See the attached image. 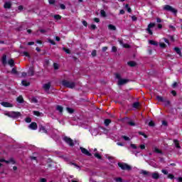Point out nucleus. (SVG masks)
<instances>
[{"instance_id": "nucleus-23", "label": "nucleus", "mask_w": 182, "mask_h": 182, "mask_svg": "<svg viewBox=\"0 0 182 182\" xmlns=\"http://www.w3.org/2000/svg\"><path fill=\"white\" fill-rule=\"evenodd\" d=\"M149 43H150V45H154V46H159V43L154 41V40H149Z\"/></svg>"}, {"instance_id": "nucleus-4", "label": "nucleus", "mask_w": 182, "mask_h": 182, "mask_svg": "<svg viewBox=\"0 0 182 182\" xmlns=\"http://www.w3.org/2000/svg\"><path fill=\"white\" fill-rule=\"evenodd\" d=\"M118 166L122 170H127V171H132V167L127 164L118 163Z\"/></svg>"}, {"instance_id": "nucleus-14", "label": "nucleus", "mask_w": 182, "mask_h": 182, "mask_svg": "<svg viewBox=\"0 0 182 182\" xmlns=\"http://www.w3.org/2000/svg\"><path fill=\"white\" fill-rule=\"evenodd\" d=\"M43 88L46 92H49V90L50 89V82H48L46 84H44L43 86Z\"/></svg>"}, {"instance_id": "nucleus-62", "label": "nucleus", "mask_w": 182, "mask_h": 182, "mask_svg": "<svg viewBox=\"0 0 182 182\" xmlns=\"http://www.w3.org/2000/svg\"><path fill=\"white\" fill-rule=\"evenodd\" d=\"M161 171H162V173H163L164 174H165V175L168 174V171H167V170L162 169Z\"/></svg>"}, {"instance_id": "nucleus-57", "label": "nucleus", "mask_w": 182, "mask_h": 182, "mask_svg": "<svg viewBox=\"0 0 182 182\" xmlns=\"http://www.w3.org/2000/svg\"><path fill=\"white\" fill-rule=\"evenodd\" d=\"M168 178H171V180H173V178H174V175L169 173L168 175Z\"/></svg>"}, {"instance_id": "nucleus-24", "label": "nucleus", "mask_w": 182, "mask_h": 182, "mask_svg": "<svg viewBox=\"0 0 182 182\" xmlns=\"http://www.w3.org/2000/svg\"><path fill=\"white\" fill-rule=\"evenodd\" d=\"M139 106H140V102H134L132 105V107H134V109H139Z\"/></svg>"}, {"instance_id": "nucleus-56", "label": "nucleus", "mask_w": 182, "mask_h": 182, "mask_svg": "<svg viewBox=\"0 0 182 182\" xmlns=\"http://www.w3.org/2000/svg\"><path fill=\"white\" fill-rule=\"evenodd\" d=\"M115 181H117V182H123V178H115Z\"/></svg>"}, {"instance_id": "nucleus-22", "label": "nucleus", "mask_w": 182, "mask_h": 182, "mask_svg": "<svg viewBox=\"0 0 182 182\" xmlns=\"http://www.w3.org/2000/svg\"><path fill=\"white\" fill-rule=\"evenodd\" d=\"M173 50H175V52H176L178 55H179V56H181V50H180L178 47H175Z\"/></svg>"}, {"instance_id": "nucleus-39", "label": "nucleus", "mask_w": 182, "mask_h": 182, "mask_svg": "<svg viewBox=\"0 0 182 182\" xmlns=\"http://www.w3.org/2000/svg\"><path fill=\"white\" fill-rule=\"evenodd\" d=\"M6 164H9V163H12V164H15V160L14 159H10L9 161H6Z\"/></svg>"}, {"instance_id": "nucleus-9", "label": "nucleus", "mask_w": 182, "mask_h": 182, "mask_svg": "<svg viewBox=\"0 0 182 182\" xmlns=\"http://www.w3.org/2000/svg\"><path fill=\"white\" fill-rule=\"evenodd\" d=\"M122 122H126V123H127V124H129V126H136V123H134L132 121H129V118H123L122 119Z\"/></svg>"}, {"instance_id": "nucleus-50", "label": "nucleus", "mask_w": 182, "mask_h": 182, "mask_svg": "<svg viewBox=\"0 0 182 182\" xmlns=\"http://www.w3.org/2000/svg\"><path fill=\"white\" fill-rule=\"evenodd\" d=\"M23 53L24 56H26L27 58H31L29 53H28L26 51H23Z\"/></svg>"}, {"instance_id": "nucleus-30", "label": "nucleus", "mask_w": 182, "mask_h": 182, "mask_svg": "<svg viewBox=\"0 0 182 182\" xmlns=\"http://www.w3.org/2000/svg\"><path fill=\"white\" fill-rule=\"evenodd\" d=\"M11 73H12V75H19V73L15 68H12Z\"/></svg>"}, {"instance_id": "nucleus-47", "label": "nucleus", "mask_w": 182, "mask_h": 182, "mask_svg": "<svg viewBox=\"0 0 182 182\" xmlns=\"http://www.w3.org/2000/svg\"><path fill=\"white\" fill-rule=\"evenodd\" d=\"M112 52L114 53H116V52H117V46H112Z\"/></svg>"}, {"instance_id": "nucleus-18", "label": "nucleus", "mask_w": 182, "mask_h": 182, "mask_svg": "<svg viewBox=\"0 0 182 182\" xmlns=\"http://www.w3.org/2000/svg\"><path fill=\"white\" fill-rule=\"evenodd\" d=\"M128 66H130V68H134L135 66H137V63L136 61H129L127 63Z\"/></svg>"}, {"instance_id": "nucleus-46", "label": "nucleus", "mask_w": 182, "mask_h": 182, "mask_svg": "<svg viewBox=\"0 0 182 182\" xmlns=\"http://www.w3.org/2000/svg\"><path fill=\"white\" fill-rule=\"evenodd\" d=\"M25 122H26V123H31V122H32V118H31V117H26V118L25 119Z\"/></svg>"}, {"instance_id": "nucleus-36", "label": "nucleus", "mask_w": 182, "mask_h": 182, "mask_svg": "<svg viewBox=\"0 0 182 182\" xmlns=\"http://www.w3.org/2000/svg\"><path fill=\"white\" fill-rule=\"evenodd\" d=\"M148 126H149V127H154L156 126V124L154 123V122L151 121L148 123Z\"/></svg>"}, {"instance_id": "nucleus-44", "label": "nucleus", "mask_w": 182, "mask_h": 182, "mask_svg": "<svg viewBox=\"0 0 182 182\" xmlns=\"http://www.w3.org/2000/svg\"><path fill=\"white\" fill-rule=\"evenodd\" d=\"M138 134H140V136H144V139H147V135L144 134V132H139Z\"/></svg>"}, {"instance_id": "nucleus-53", "label": "nucleus", "mask_w": 182, "mask_h": 182, "mask_svg": "<svg viewBox=\"0 0 182 182\" xmlns=\"http://www.w3.org/2000/svg\"><path fill=\"white\" fill-rule=\"evenodd\" d=\"M162 124L163 126H165V127L168 126V123L166 120L162 121Z\"/></svg>"}, {"instance_id": "nucleus-15", "label": "nucleus", "mask_w": 182, "mask_h": 182, "mask_svg": "<svg viewBox=\"0 0 182 182\" xmlns=\"http://www.w3.org/2000/svg\"><path fill=\"white\" fill-rule=\"evenodd\" d=\"M4 8L5 9H11V8H12V4L11 3V1L6 2L4 5Z\"/></svg>"}, {"instance_id": "nucleus-51", "label": "nucleus", "mask_w": 182, "mask_h": 182, "mask_svg": "<svg viewBox=\"0 0 182 182\" xmlns=\"http://www.w3.org/2000/svg\"><path fill=\"white\" fill-rule=\"evenodd\" d=\"M123 48H125L126 49H129L130 48V45L127 44V43H124L123 44Z\"/></svg>"}, {"instance_id": "nucleus-6", "label": "nucleus", "mask_w": 182, "mask_h": 182, "mask_svg": "<svg viewBox=\"0 0 182 182\" xmlns=\"http://www.w3.org/2000/svg\"><path fill=\"white\" fill-rule=\"evenodd\" d=\"M64 141L67 143V144H69L71 147H73L75 146V143H73V140L68 136H65L63 138Z\"/></svg>"}, {"instance_id": "nucleus-1", "label": "nucleus", "mask_w": 182, "mask_h": 182, "mask_svg": "<svg viewBox=\"0 0 182 182\" xmlns=\"http://www.w3.org/2000/svg\"><path fill=\"white\" fill-rule=\"evenodd\" d=\"M115 76L116 78L119 80L117 83L119 86H123V85H126V83L130 82V80L129 79H122V76L119 73L115 74Z\"/></svg>"}, {"instance_id": "nucleus-60", "label": "nucleus", "mask_w": 182, "mask_h": 182, "mask_svg": "<svg viewBox=\"0 0 182 182\" xmlns=\"http://www.w3.org/2000/svg\"><path fill=\"white\" fill-rule=\"evenodd\" d=\"M94 22H96L97 23H99L100 22V19L99 18H95L93 19Z\"/></svg>"}, {"instance_id": "nucleus-19", "label": "nucleus", "mask_w": 182, "mask_h": 182, "mask_svg": "<svg viewBox=\"0 0 182 182\" xmlns=\"http://www.w3.org/2000/svg\"><path fill=\"white\" fill-rule=\"evenodd\" d=\"M43 132L44 133H46L48 134V130H46V128L43 127V125H39V132Z\"/></svg>"}, {"instance_id": "nucleus-54", "label": "nucleus", "mask_w": 182, "mask_h": 182, "mask_svg": "<svg viewBox=\"0 0 182 182\" xmlns=\"http://www.w3.org/2000/svg\"><path fill=\"white\" fill-rule=\"evenodd\" d=\"M130 146L132 147V149H134V150H136V149H137V146H136V144H131Z\"/></svg>"}, {"instance_id": "nucleus-43", "label": "nucleus", "mask_w": 182, "mask_h": 182, "mask_svg": "<svg viewBox=\"0 0 182 182\" xmlns=\"http://www.w3.org/2000/svg\"><path fill=\"white\" fill-rule=\"evenodd\" d=\"M53 68H54L55 70H58V69H59V64L54 63Z\"/></svg>"}, {"instance_id": "nucleus-33", "label": "nucleus", "mask_w": 182, "mask_h": 182, "mask_svg": "<svg viewBox=\"0 0 182 182\" xmlns=\"http://www.w3.org/2000/svg\"><path fill=\"white\" fill-rule=\"evenodd\" d=\"M49 28L47 29H39L37 31V32H41V33H46V32H48V31H49Z\"/></svg>"}, {"instance_id": "nucleus-38", "label": "nucleus", "mask_w": 182, "mask_h": 182, "mask_svg": "<svg viewBox=\"0 0 182 182\" xmlns=\"http://www.w3.org/2000/svg\"><path fill=\"white\" fill-rule=\"evenodd\" d=\"M21 83H22L23 86H26V87L29 86V85H31V83L27 82L26 80H22Z\"/></svg>"}, {"instance_id": "nucleus-5", "label": "nucleus", "mask_w": 182, "mask_h": 182, "mask_svg": "<svg viewBox=\"0 0 182 182\" xmlns=\"http://www.w3.org/2000/svg\"><path fill=\"white\" fill-rule=\"evenodd\" d=\"M6 116H9V117H12L13 119H16V118L21 117V112H12L11 113L6 114Z\"/></svg>"}, {"instance_id": "nucleus-8", "label": "nucleus", "mask_w": 182, "mask_h": 182, "mask_svg": "<svg viewBox=\"0 0 182 182\" xmlns=\"http://www.w3.org/2000/svg\"><path fill=\"white\" fill-rule=\"evenodd\" d=\"M80 149L82 154H85V156H88V157H92V154H90V152H89V151H87V149L83 147H80Z\"/></svg>"}, {"instance_id": "nucleus-32", "label": "nucleus", "mask_w": 182, "mask_h": 182, "mask_svg": "<svg viewBox=\"0 0 182 182\" xmlns=\"http://www.w3.org/2000/svg\"><path fill=\"white\" fill-rule=\"evenodd\" d=\"M108 28L110 30V31H116V26L112 25V24H109L108 26Z\"/></svg>"}, {"instance_id": "nucleus-20", "label": "nucleus", "mask_w": 182, "mask_h": 182, "mask_svg": "<svg viewBox=\"0 0 182 182\" xmlns=\"http://www.w3.org/2000/svg\"><path fill=\"white\" fill-rule=\"evenodd\" d=\"M8 64L11 66V68H14V66H15V61L14 59H10L8 61Z\"/></svg>"}, {"instance_id": "nucleus-55", "label": "nucleus", "mask_w": 182, "mask_h": 182, "mask_svg": "<svg viewBox=\"0 0 182 182\" xmlns=\"http://www.w3.org/2000/svg\"><path fill=\"white\" fill-rule=\"evenodd\" d=\"M70 164H72V166H75V167H77V168H80V166L75 163L70 162Z\"/></svg>"}, {"instance_id": "nucleus-17", "label": "nucleus", "mask_w": 182, "mask_h": 182, "mask_svg": "<svg viewBox=\"0 0 182 182\" xmlns=\"http://www.w3.org/2000/svg\"><path fill=\"white\" fill-rule=\"evenodd\" d=\"M141 174H143L144 176H146V177H151V172L150 171L142 170Z\"/></svg>"}, {"instance_id": "nucleus-35", "label": "nucleus", "mask_w": 182, "mask_h": 182, "mask_svg": "<svg viewBox=\"0 0 182 182\" xmlns=\"http://www.w3.org/2000/svg\"><path fill=\"white\" fill-rule=\"evenodd\" d=\"M67 112H68V113H70V114H72L73 113H75V109L70 107H67Z\"/></svg>"}, {"instance_id": "nucleus-28", "label": "nucleus", "mask_w": 182, "mask_h": 182, "mask_svg": "<svg viewBox=\"0 0 182 182\" xmlns=\"http://www.w3.org/2000/svg\"><path fill=\"white\" fill-rule=\"evenodd\" d=\"M173 142H174V144L176 145V149H181V146H180V144H178V140L174 139Z\"/></svg>"}, {"instance_id": "nucleus-41", "label": "nucleus", "mask_w": 182, "mask_h": 182, "mask_svg": "<svg viewBox=\"0 0 182 182\" xmlns=\"http://www.w3.org/2000/svg\"><path fill=\"white\" fill-rule=\"evenodd\" d=\"M91 55L92 58H95V56L97 55V51L96 50H93Z\"/></svg>"}, {"instance_id": "nucleus-2", "label": "nucleus", "mask_w": 182, "mask_h": 182, "mask_svg": "<svg viewBox=\"0 0 182 182\" xmlns=\"http://www.w3.org/2000/svg\"><path fill=\"white\" fill-rule=\"evenodd\" d=\"M62 85L64 87H68L69 89H73L76 86V83L75 82H70L68 80H63L62 81Z\"/></svg>"}, {"instance_id": "nucleus-16", "label": "nucleus", "mask_w": 182, "mask_h": 182, "mask_svg": "<svg viewBox=\"0 0 182 182\" xmlns=\"http://www.w3.org/2000/svg\"><path fill=\"white\" fill-rule=\"evenodd\" d=\"M28 76H33V75H35V69L33 68V67H31L28 69Z\"/></svg>"}, {"instance_id": "nucleus-7", "label": "nucleus", "mask_w": 182, "mask_h": 182, "mask_svg": "<svg viewBox=\"0 0 182 182\" xmlns=\"http://www.w3.org/2000/svg\"><path fill=\"white\" fill-rule=\"evenodd\" d=\"M154 26H156V23H150L149 25H148V27L146 28V31L148 32V33L149 35H153V31H151V28H154Z\"/></svg>"}, {"instance_id": "nucleus-52", "label": "nucleus", "mask_w": 182, "mask_h": 182, "mask_svg": "<svg viewBox=\"0 0 182 182\" xmlns=\"http://www.w3.org/2000/svg\"><path fill=\"white\" fill-rule=\"evenodd\" d=\"M48 42L49 43H51V45H56V43L55 42V41L52 39H48Z\"/></svg>"}, {"instance_id": "nucleus-11", "label": "nucleus", "mask_w": 182, "mask_h": 182, "mask_svg": "<svg viewBox=\"0 0 182 182\" xmlns=\"http://www.w3.org/2000/svg\"><path fill=\"white\" fill-rule=\"evenodd\" d=\"M156 100H158V102H161L162 103H165L166 102H167V97H163L161 96H156Z\"/></svg>"}, {"instance_id": "nucleus-27", "label": "nucleus", "mask_w": 182, "mask_h": 182, "mask_svg": "<svg viewBox=\"0 0 182 182\" xmlns=\"http://www.w3.org/2000/svg\"><path fill=\"white\" fill-rule=\"evenodd\" d=\"M56 110L60 112V113H63V107H62L60 105H57Z\"/></svg>"}, {"instance_id": "nucleus-13", "label": "nucleus", "mask_w": 182, "mask_h": 182, "mask_svg": "<svg viewBox=\"0 0 182 182\" xmlns=\"http://www.w3.org/2000/svg\"><path fill=\"white\" fill-rule=\"evenodd\" d=\"M151 176L154 180H159L160 178V175L157 172L152 173Z\"/></svg>"}, {"instance_id": "nucleus-31", "label": "nucleus", "mask_w": 182, "mask_h": 182, "mask_svg": "<svg viewBox=\"0 0 182 182\" xmlns=\"http://www.w3.org/2000/svg\"><path fill=\"white\" fill-rule=\"evenodd\" d=\"M100 15L102 18H106V16H107V14H106V11H105V10L100 11Z\"/></svg>"}, {"instance_id": "nucleus-25", "label": "nucleus", "mask_w": 182, "mask_h": 182, "mask_svg": "<svg viewBox=\"0 0 182 182\" xmlns=\"http://www.w3.org/2000/svg\"><path fill=\"white\" fill-rule=\"evenodd\" d=\"M154 152L156 153L157 154H163V151L160 149H159V148L155 147L154 149Z\"/></svg>"}, {"instance_id": "nucleus-26", "label": "nucleus", "mask_w": 182, "mask_h": 182, "mask_svg": "<svg viewBox=\"0 0 182 182\" xmlns=\"http://www.w3.org/2000/svg\"><path fill=\"white\" fill-rule=\"evenodd\" d=\"M104 123H105V125L106 127H107V126H109V124L112 123V119H105Z\"/></svg>"}, {"instance_id": "nucleus-34", "label": "nucleus", "mask_w": 182, "mask_h": 182, "mask_svg": "<svg viewBox=\"0 0 182 182\" xmlns=\"http://www.w3.org/2000/svg\"><path fill=\"white\" fill-rule=\"evenodd\" d=\"M54 19H56V21H60L62 19V16L58 14L54 15Z\"/></svg>"}, {"instance_id": "nucleus-58", "label": "nucleus", "mask_w": 182, "mask_h": 182, "mask_svg": "<svg viewBox=\"0 0 182 182\" xmlns=\"http://www.w3.org/2000/svg\"><path fill=\"white\" fill-rule=\"evenodd\" d=\"M164 103H165V106H170L171 105L170 100H166V101Z\"/></svg>"}, {"instance_id": "nucleus-3", "label": "nucleus", "mask_w": 182, "mask_h": 182, "mask_svg": "<svg viewBox=\"0 0 182 182\" xmlns=\"http://www.w3.org/2000/svg\"><path fill=\"white\" fill-rule=\"evenodd\" d=\"M164 11H167V12H172V14H174V15H177V9L173 8V6L170 5H165L164 6Z\"/></svg>"}, {"instance_id": "nucleus-42", "label": "nucleus", "mask_w": 182, "mask_h": 182, "mask_svg": "<svg viewBox=\"0 0 182 182\" xmlns=\"http://www.w3.org/2000/svg\"><path fill=\"white\" fill-rule=\"evenodd\" d=\"M95 157H96L97 159H99L100 160H102V156H100V154L99 153H95L94 154Z\"/></svg>"}, {"instance_id": "nucleus-29", "label": "nucleus", "mask_w": 182, "mask_h": 182, "mask_svg": "<svg viewBox=\"0 0 182 182\" xmlns=\"http://www.w3.org/2000/svg\"><path fill=\"white\" fill-rule=\"evenodd\" d=\"M16 101L18 102V103H23V97H22L21 95H20L18 97H17L16 99Z\"/></svg>"}, {"instance_id": "nucleus-12", "label": "nucleus", "mask_w": 182, "mask_h": 182, "mask_svg": "<svg viewBox=\"0 0 182 182\" xmlns=\"http://www.w3.org/2000/svg\"><path fill=\"white\" fill-rule=\"evenodd\" d=\"M1 106H4V107H13L14 105L8 102H1L0 103Z\"/></svg>"}, {"instance_id": "nucleus-37", "label": "nucleus", "mask_w": 182, "mask_h": 182, "mask_svg": "<svg viewBox=\"0 0 182 182\" xmlns=\"http://www.w3.org/2000/svg\"><path fill=\"white\" fill-rule=\"evenodd\" d=\"M159 46H160V48H161L162 49H166V48H167V45H166V43H159Z\"/></svg>"}, {"instance_id": "nucleus-49", "label": "nucleus", "mask_w": 182, "mask_h": 182, "mask_svg": "<svg viewBox=\"0 0 182 182\" xmlns=\"http://www.w3.org/2000/svg\"><path fill=\"white\" fill-rule=\"evenodd\" d=\"M56 2V0H48V3L50 5H55V3Z\"/></svg>"}, {"instance_id": "nucleus-63", "label": "nucleus", "mask_w": 182, "mask_h": 182, "mask_svg": "<svg viewBox=\"0 0 182 182\" xmlns=\"http://www.w3.org/2000/svg\"><path fill=\"white\" fill-rule=\"evenodd\" d=\"M60 8L62 9H66V6H65V4H60Z\"/></svg>"}, {"instance_id": "nucleus-40", "label": "nucleus", "mask_w": 182, "mask_h": 182, "mask_svg": "<svg viewBox=\"0 0 182 182\" xmlns=\"http://www.w3.org/2000/svg\"><path fill=\"white\" fill-rule=\"evenodd\" d=\"M63 50H64V52H65V53H68V55H70L71 52H70V50L63 47Z\"/></svg>"}, {"instance_id": "nucleus-10", "label": "nucleus", "mask_w": 182, "mask_h": 182, "mask_svg": "<svg viewBox=\"0 0 182 182\" xmlns=\"http://www.w3.org/2000/svg\"><path fill=\"white\" fill-rule=\"evenodd\" d=\"M28 129L36 130L38 129V124H36V122H31V124L28 125Z\"/></svg>"}, {"instance_id": "nucleus-59", "label": "nucleus", "mask_w": 182, "mask_h": 182, "mask_svg": "<svg viewBox=\"0 0 182 182\" xmlns=\"http://www.w3.org/2000/svg\"><path fill=\"white\" fill-rule=\"evenodd\" d=\"M31 101L33 102V103H38V99H36V97H33L31 99Z\"/></svg>"}, {"instance_id": "nucleus-64", "label": "nucleus", "mask_w": 182, "mask_h": 182, "mask_svg": "<svg viewBox=\"0 0 182 182\" xmlns=\"http://www.w3.org/2000/svg\"><path fill=\"white\" fill-rule=\"evenodd\" d=\"M46 181H47V180L45 178H42L40 179V182H46Z\"/></svg>"}, {"instance_id": "nucleus-21", "label": "nucleus", "mask_w": 182, "mask_h": 182, "mask_svg": "<svg viewBox=\"0 0 182 182\" xmlns=\"http://www.w3.org/2000/svg\"><path fill=\"white\" fill-rule=\"evenodd\" d=\"M1 62L3 65H6L7 62H6V55H3L2 56V59H1Z\"/></svg>"}, {"instance_id": "nucleus-45", "label": "nucleus", "mask_w": 182, "mask_h": 182, "mask_svg": "<svg viewBox=\"0 0 182 182\" xmlns=\"http://www.w3.org/2000/svg\"><path fill=\"white\" fill-rule=\"evenodd\" d=\"M33 113L35 116H38V117H39V116H41V114H42V113L39 112L38 111H33Z\"/></svg>"}, {"instance_id": "nucleus-48", "label": "nucleus", "mask_w": 182, "mask_h": 182, "mask_svg": "<svg viewBox=\"0 0 182 182\" xmlns=\"http://www.w3.org/2000/svg\"><path fill=\"white\" fill-rule=\"evenodd\" d=\"M122 139H124V140H125V141H130V138H129V136H122Z\"/></svg>"}, {"instance_id": "nucleus-61", "label": "nucleus", "mask_w": 182, "mask_h": 182, "mask_svg": "<svg viewBox=\"0 0 182 182\" xmlns=\"http://www.w3.org/2000/svg\"><path fill=\"white\" fill-rule=\"evenodd\" d=\"M97 28V27L96 26V25H95V24L91 25V29H92L93 31H95Z\"/></svg>"}]
</instances>
